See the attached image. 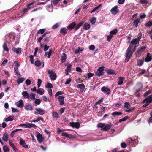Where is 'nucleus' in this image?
Returning a JSON list of instances; mask_svg holds the SVG:
<instances>
[{"label": "nucleus", "mask_w": 152, "mask_h": 152, "mask_svg": "<svg viewBox=\"0 0 152 152\" xmlns=\"http://www.w3.org/2000/svg\"><path fill=\"white\" fill-rule=\"evenodd\" d=\"M140 22V19H138L134 20L133 22V25H134L136 27H137L138 24V23Z\"/></svg>", "instance_id": "obj_38"}, {"label": "nucleus", "mask_w": 152, "mask_h": 152, "mask_svg": "<svg viewBox=\"0 0 152 152\" xmlns=\"http://www.w3.org/2000/svg\"><path fill=\"white\" fill-rule=\"evenodd\" d=\"M49 32H47L45 33L43 35L39 38V42H40L41 40L47 34L49 33Z\"/></svg>", "instance_id": "obj_41"}, {"label": "nucleus", "mask_w": 152, "mask_h": 152, "mask_svg": "<svg viewBox=\"0 0 152 152\" xmlns=\"http://www.w3.org/2000/svg\"><path fill=\"white\" fill-rule=\"evenodd\" d=\"M96 21V18L95 17H93L90 20V22L91 23L94 24L95 23Z\"/></svg>", "instance_id": "obj_49"}, {"label": "nucleus", "mask_w": 152, "mask_h": 152, "mask_svg": "<svg viewBox=\"0 0 152 152\" xmlns=\"http://www.w3.org/2000/svg\"><path fill=\"white\" fill-rule=\"evenodd\" d=\"M46 31V29L45 28H42L39 30V33H40L41 34H42Z\"/></svg>", "instance_id": "obj_59"}, {"label": "nucleus", "mask_w": 152, "mask_h": 152, "mask_svg": "<svg viewBox=\"0 0 152 152\" xmlns=\"http://www.w3.org/2000/svg\"><path fill=\"white\" fill-rule=\"evenodd\" d=\"M152 102V95L148 96L142 102L144 104L143 105L144 107H145L148 106L150 103Z\"/></svg>", "instance_id": "obj_4"}, {"label": "nucleus", "mask_w": 152, "mask_h": 152, "mask_svg": "<svg viewBox=\"0 0 152 152\" xmlns=\"http://www.w3.org/2000/svg\"><path fill=\"white\" fill-rule=\"evenodd\" d=\"M137 88H138L139 89L138 90H136V92H138L139 91H141L140 89L142 88V85L141 83L139 82L137 84Z\"/></svg>", "instance_id": "obj_28"}, {"label": "nucleus", "mask_w": 152, "mask_h": 152, "mask_svg": "<svg viewBox=\"0 0 152 152\" xmlns=\"http://www.w3.org/2000/svg\"><path fill=\"white\" fill-rule=\"evenodd\" d=\"M101 91L107 94H109L110 91V89L105 87H103L101 88Z\"/></svg>", "instance_id": "obj_21"}, {"label": "nucleus", "mask_w": 152, "mask_h": 152, "mask_svg": "<svg viewBox=\"0 0 152 152\" xmlns=\"http://www.w3.org/2000/svg\"><path fill=\"white\" fill-rule=\"evenodd\" d=\"M58 99L60 102V105H62L64 104V96H59L58 97Z\"/></svg>", "instance_id": "obj_22"}, {"label": "nucleus", "mask_w": 152, "mask_h": 152, "mask_svg": "<svg viewBox=\"0 0 152 152\" xmlns=\"http://www.w3.org/2000/svg\"><path fill=\"white\" fill-rule=\"evenodd\" d=\"M132 48L131 45H129L126 52L125 56L126 58L125 60V62H128L132 56L133 52L132 51Z\"/></svg>", "instance_id": "obj_1"}, {"label": "nucleus", "mask_w": 152, "mask_h": 152, "mask_svg": "<svg viewBox=\"0 0 152 152\" xmlns=\"http://www.w3.org/2000/svg\"><path fill=\"white\" fill-rule=\"evenodd\" d=\"M135 141V139H132L131 138H129L127 140V141L129 143H132L134 144Z\"/></svg>", "instance_id": "obj_48"}, {"label": "nucleus", "mask_w": 152, "mask_h": 152, "mask_svg": "<svg viewBox=\"0 0 152 152\" xmlns=\"http://www.w3.org/2000/svg\"><path fill=\"white\" fill-rule=\"evenodd\" d=\"M76 23L75 22H73L70 23L67 27V28L69 29H72L75 27Z\"/></svg>", "instance_id": "obj_23"}, {"label": "nucleus", "mask_w": 152, "mask_h": 152, "mask_svg": "<svg viewBox=\"0 0 152 152\" xmlns=\"http://www.w3.org/2000/svg\"><path fill=\"white\" fill-rule=\"evenodd\" d=\"M146 48V46H140L135 53L136 56L138 57H139L142 53L145 50Z\"/></svg>", "instance_id": "obj_2"}, {"label": "nucleus", "mask_w": 152, "mask_h": 152, "mask_svg": "<svg viewBox=\"0 0 152 152\" xmlns=\"http://www.w3.org/2000/svg\"><path fill=\"white\" fill-rule=\"evenodd\" d=\"M152 26V21H149L145 24V26L148 27H150L151 26Z\"/></svg>", "instance_id": "obj_56"}, {"label": "nucleus", "mask_w": 152, "mask_h": 152, "mask_svg": "<svg viewBox=\"0 0 152 152\" xmlns=\"http://www.w3.org/2000/svg\"><path fill=\"white\" fill-rule=\"evenodd\" d=\"M14 72L15 74L18 76H20V74L18 71V68L17 67H14Z\"/></svg>", "instance_id": "obj_36"}, {"label": "nucleus", "mask_w": 152, "mask_h": 152, "mask_svg": "<svg viewBox=\"0 0 152 152\" xmlns=\"http://www.w3.org/2000/svg\"><path fill=\"white\" fill-rule=\"evenodd\" d=\"M98 127L101 128L102 130L104 131H106L109 129L111 127L110 124H105L103 123H99L97 125Z\"/></svg>", "instance_id": "obj_3"}, {"label": "nucleus", "mask_w": 152, "mask_h": 152, "mask_svg": "<svg viewBox=\"0 0 152 152\" xmlns=\"http://www.w3.org/2000/svg\"><path fill=\"white\" fill-rule=\"evenodd\" d=\"M107 72L108 74L110 75H116V73L113 70L109 69L107 70Z\"/></svg>", "instance_id": "obj_35"}, {"label": "nucleus", "mask_w": 152, "mask_h": 152, "mask_svg": "<svg viewBox=\"0 0 152 152\" xmlns=\"http://www.w3.org/2000/svg\"><path fill=\"white\" fill-rule=\"evenodd\" d=\"M59 23H57L52 26V28L53 29H55L57 28L59 26Z\"/></svg>", "instance_id": "obj_58"}, {"label": "nucleus", "mask_w": 152, "mask_h": 152, "mask_svg": "<svg viewBox=\"0 0 152 152\" xmlns=\"http://www.w3.org/2000/svg\"><path fill=\"white\" fill-rule=\"evenodd\" d=\"M77 87L80 88V91L82 92L84 91L85 88L84 85L83 83L77 85Z\"/></svg>", "instance_id": "obj_19"}, {"label": "nucleus", "mask_w": 152, "mask_h": 152, "mask_svg": "<svg viewBox=\"0 0 152 152\" xmlns=\"http://www.w3.org/2000/svg\"><path fill=\"white\" fill-rule=\"evenodd\" d=\"M70 126L72 127L79 128L80 126V124L78 122L76 123L73 122H71L69 123Z\"/></svg>", "instance_id": "obj_12"}, {"label": "nucleus", "mask_w": 152, "mask_h": 152, "mask_svg": "<svg viewBox=\"0 0 152 152\" xmlns=\"http://www.w3.org/2000/svg\"><path fill=\"white\" fill-rule=\"evenodd\" d=\"M42 100L45 102L47 101L50 102L49 100L48 99L46 96H42Z\"/></svg>", "instance_id": "obj_60"}, {"label": "nucleus", "mask_w": 152, "mask_h": 152, "mask_svg": "<svg viewBox=\"0 0 152 152\" xmlns=\"http://www.w3.org/2000/svg\"><path fill=\"white\" fill-rule=\"evenodd\" d=\"M25 80V79L23 77L19 78L17 80V83L19 84L22 83Z\"/></svg>", "instance_id": "obj_40"}, {"label": "nucleus", "mask_w": 152, "mask_h": 152, "mask_svg": "<svg viewBox=\"0 0 152 152\" xmlns=\"http://www.w3.org/2000/svg\"><path fill=\"white\" fill-rule=\"evenodd\" d=\"M117 32L116 29H115L113 30H112L110 31V34L113 36Z\"/></svg>", "instance_id": "obj_47"}, {"label": "nucleus", "mask_w": 152, "mask_h": 152, "mask_svg": "<svg viewBox=\"0 0 152 152\" xmlns=\"http://www.w3.org/2000/svg\"><path fill=\"white\" fill-rule=\"evenodd\" d=\"M130 105V104L127 102H126L124 103V107L128 109H129Z\"/></svg>", "instance_id": "obj_54"}, {"label": "nucleus", "mask_w": 152, "mask_h": 152, "mask_svg": "<svg viewBox=\"0 0 152 152\" xmlns=\"http://www.w3.org/2000/svg\"><path fill=\"white\" fill-rule=\"evenodd\" d=\"M121 146L123 148H126L127 146L126 144L124 142H122L121 143Z\"/></svg>", "instance_id": "obj_62"}, {"label": "nucleus", "mask_w": 152, "mask_h": 152, "mask_svg": "<svg viewBox=\"0 0 152 152\" xmlns=\"http://www.w3.org/2000/svg\"><path fill=\"white\" fill-rule=\"evenodd\" d=\"M104 69V66L99 67L97 70L95 72V75L98 77H100L104 75L103 71Z\"/></svg>", "instance_id": "obj_6"}, {"label": "nucleus", "mask_w": 152, "mask_h": 152, "mask_svg": "<svg viewBox=\"0 0 152 152\" xmlns=\"http://www.w3.org/2000/svg\"><path fill=\"white\" fill-rule=\"evenodd\" d=\"M83 48H80L79 47L77 49L75 50V54H77L79 53L80 52H81L83 50Z\"/></svg>", "instance_id": "obj_37"}, {"label": "nucleus", "mask_w": 152, "mask_h": 152, "mask_svg": "<svg viewBox=\"0 0 152 152\" xmlns=\"http://www.w3.org/2000/svg\"><path fill=\"white\" fill-rule=\"evenodd\" d=\"M125 77H118V81L117 83L118 85H121L123 83L124 80H125Z\"/></svg>", "instance_id": "obj_17"}, {"label": "nucleus", "mask_w": 152, "mask_h": 152, "mask_svg": "<svg viewBox=\"0 0 152 152\" xmlns=\"http://www.w3.org/2000/svg\"><path fill=\"white\" fill-rule=\"evenodd\" d=\"M46 9L49 12H51L53 11V8L51 7L50 5H48L46 6Z\"/></svg>", "instance_id": "obj_44"}, {"label": "nucleus", "mask_w": 152, "mask_h": 152, "mask_svg": "<svg viewBox=\"0 0 152 152\" xmlns=\"http://www.w3.org/2000/svg\"><path fill=\"white\" fill-rule=\"evenodd\" d=\"M45 92V91L44 89L42 88H39V94L41 95L43 94Z\"/></svg>", "instance_id": "obj_43"}, {"label": "nucleus", "mask_w": 152, "mask_h": 152, "mask_svg": "<svg viewBox=\"0 0 152 152\" xmlns=\"http://www.w3.org/2000/svg\"><path fill=\"white\" fill-rule=\"evenodd\" d=\"M138 36V38H136L133 39L131 41V43L130 45H131L132 48L133 47V45L138 44L139 43V41L141 38V34H139Z\"/></svg>", "instance_id": "obj_7"}, {"label": "nucleus", "mask_w": 152, "mask_h": 152, "mask_svg": "<svg viewBox=\"0 0 152 152\" xmlns=\"http://www.w3.org/2000/svg\"><path fill=\"white\" fill-rule=\"evenodd\" d=\"M113 36L111 35V34H110L109 35H108L107 37V41L108 42H109L110 41Z\"/></svg>", "instance_id": "obj_63"}, {"label": "nucleus", "mask_w": 152, "mask_h": 152, "mask_svg": "<svg viewBox=\"0 0 152 152\" xmlns=\"http://www.w3.org/2000/svg\"><path fill=\"white\" fill-rule=\"evenodd\" d=\"M6 41L8 43H11L13 41L15 38L14 34H10L7 35L6 37Z\"/></svg>", "instance_id": "obj_5"}, {"label": "nucleus", "mask_w": 152, "mask_h": 152, "mask_svg": "<svg viewBox=\"0 0 152 152\" xmlns=\"http://www.w3.org/2000/svg\"><path fill=\"white\" fill-rule=\"evenodd\" d=\"M12 50L13 52L17 54H19L21 52V49L20 48H12Z\"/></svg>", "instance_id": "obj_16"}, {"label": "nucleus", "mask_w": 152, "mask_h": 152, "mask_svg": "<svg viewBox=\"0 0 152 152\" xmlns=\"http://www.w3.org/2000/svg\"><path fill=\"white\" fill-rule=\"evenodd\" d=\"M45 113L44 110L41 108H39V114L41 115H43Z\"/></svg>", "instance_id": "obj_52"}, {"label": "nucleus", "mask_w": 152, "mask_h": 152, "mask_svg": "<svg viewBox=\"0 0 152 152\" xmlns=\"http://www.w3.org/2000/svg\"><path fill=\"white\" fill-rule=\"evenodd\" d=\"M3 150L4 152H10V149L6 146H4L3 147Z\"/></svg>", "instance_id": "obj_50"}, {"label": "nucleus", "mask_w": 152, "mask_h": 152, "mask_svg": "<svg viewBox=\"0 0 152 152\" xmlns=\"http://www.w3.org/2000/svg\"><path fill=\"white\" fill-rule=\"evenodd\" d=\"M45 86L46 88H50V89L53 88V85L51 83H48L47 84L45 85Z\"/></svg>", "instance_id": "obj_46"}, {"label": "nucleus", "mask_w": 152, "mask_h": 152, "mask_svg": "<svg viewBox=\"0 0 152 152\" xmlns=\"http://www.w3.org/2000/svg\"><path fill=\"white\" fill-rule=\"evenodd\" d=\"M118 11L119 10L118 9V7L117 6H115L113 7L110 10L111 12L113 15L116 14L118 12Z\"/></svg>", "instance_id": "obj_11"}, {"label": "nucleus", "mask_w": 152, "mask_h": 152, "mask_svg": "<svg viewBox=\"0 0 152 152\" xmlns=\"http://www.w3.org/2000/svg\"><path fill=\"white\" fill-rule=\"evenodd\" d=\"M48 73L49 75V77L52 80H55L57 77L56 74L52 70H48Z\"/></svg>", "instance_id": "obj_8"}, {"label": "nucleus", "mask_w": 152, "mask_h": 152, "mask_svg": "<svg viewBox=\"0 0 152 152\" xmlns=\"http://www.w3.org/2000/svg\"><path fill=\"white\" fill-rule=\"evenodd\" d=\"M53 116L56 118H58V115L57 112H54L52 113Z\"/></svg>", "instance_id": "obj_55"}, {"label": "nucleus", "mask_w": 152, "mask_h": 152, "mask_svg": "<svg viewBox=\"0 0 152 152\" xmlns=\"http://www.w3.org/2000/svg\"><path fill=\"white\" fill-rule=\"evenodd\" d=\"M30 98L31 100H34L35 99V94L33 93L31 94L30 95Z\"/></svg>", "instance_id": "obj_51"}, {"label": "nucleus", "mask_w": 152, "mask_h": 152, "mask_svg": "<svg viewBox=\"0 0 152 152\" xmlns=\"http://www.w3.org/2000/svg\"><path fill=\"white\" fill-rule=\"evenodd\" d=\"M19 143L23 147L25 148H28V145H26L25 141L22 138H20V140Z\"/></svg>", "instance_id": "obj_14"}, {"label": "nucleus", "mask_w": 152, "mask_h": 152, "mask_svg": "<svg viewBox=\"0 0 152 152\" xmlns=\"http://www.w3.org/2000/svg\"><path fill=\"white\" fill-rule=\"evenodd\" d=\"M15 105L18 107L22 108L23 107L24 103L23 101L20 99L15 103Z\"/></svg>", "instance_id": "obj_10"}, {"label": "nucleus", "mask_w": 152, "mask_h": 152, "mask_svg": "<svg viewBox=\"0 0 152 152\" xmlns=\"http://www.w3.org/2000/svg\"><path fill=\"white\" fill-rule=\"evenodd\" d=\"M137 65L141 66H142L143 63V60H141L140 59H138L137 60Z\"/></svg>", "instance_id": "obj_42"}, {"label": "nucleus", "mask_w": 152, "mask_h": 152, "mask_svg": "<svg viewBox=\"0 0 152 152\" xmlns=\"http://www.w3.org/2000/svg\"><path fill=\"white\" fill-rule=\"evenodd\" d=\"M34 3H35L36 5H38V3H37V1H34L28 4L27 5V8H24V9L23 10L22 12L23 13V14H24L25 12L28 11V10H29L31 8V7H30V6L34 4Z\"/></svg>", "instance_id": "obj_9"}, {"label": "nucleus", "mask_w": 152, "mask_h": 152, "mask_svg": "<svg viewBox=\"0 0 152 152\" xmlns=\"http://www.w3.org/2000/svg\"><path fill=\"white\" fill-rule=\"evenodd\" d=\"M52 53V50L51 49H50L48 52H46L45 53V56H47L48 58H49L51 55Z\"/></svg>", "instance_id": "obj_30"}, {"label": "nucleus", "mask_w": 152, "mask_h": 152, "mask_svg": "<svg viewBox=\"0 0 152 152\" xmlns=\"http://www.w3.org/2000/svg\"><path fill=\"white\" fill-rule=\"evenodd\" d=\"M140 2L142 4H145L148 2L147 0H140Z\"/></svg>", "instance_id": "obj_61"}, {"label": "nucleus", "mask_w": 152, "mask_h": 152, "mask_svg": "<svg viewBox=\"0 0 152 152\" xmlns=\"http://www.w3.org/2000/svg\"><path fill=\"white\" fill-rule=\"evenodd\" d=\"M122 114V113L119 112H115L112 113V115L113 116H120Z\"/></svg>", "instance_id": "obj_33"}, {"label": "nucleus", "mask_w": 152, "mask_h": 152, "mask_svg": "<svg viewBox=\"0 0 152 152\" xmlns=\"http://www.w3.org/2000/svg\"><path fill=\"white\" fill-rule=\"evenodd\" d=\"M22 94L25 98H29L30 96L26 91H23L22 93Z\"/></svg>", "instance_id": "obj_24"}, {"label": "nucleus", "mask_w": 152, "mask_h": 152, "mask_svg": "<svg viewBox=\"0 0 152 152\" xmlns=\"http://www.w3.org/2000/svg\"><path fill=\"white\" fill-rule=\"evenodd\" d=\"M62 136H64L66 137H68L69 138H72L73 137V136L71 134H69L65 132H63L61 134Z\"/></svg>", "instance_id": "obj_20"}, {"label": "nucleus", "mask_w": 152, "mask_h": 152, "mask_svg": "<svg viewBox=\"0 0 152 152\" xmlns=\"http://www.w3.org/2000/svg\"><path fill=\"white\" fill-rule=\"evenodd\" d=\"M33 109V106L31 104H28L26 105L25 107V109L27 111L31 110Z\"/></svg>", "instance_id": "obj_25"}, {"label": "nucleus", "mask_w": 152, "mask_h": 152, "mask_svg": "<svg viewBox=\"0 0 152 152\" xmlns=\"http://www.w3.org/2000/svg\"><path fill=\"white\" fill-rule=\"evenodd\" d=\"M2 138L5 142H7L8 140V135L6 132H5L3 135Z\"/></svg>", "instance_id": "obj_26"}, {"label": "nucleus", "mask_w": 152, "mask_h": 152, "mask_svg": "<svg viewBox=\"0 0 152 152\" xmlns=\"http://www.w3.org/2000/svg\"><path fill=\"white\" fill-rule=\"evenodd\" d=\"M151 91L150 90H149L146 92L144 94V97H146L148 95H149L151 93Z\"/></svg>", "instance_id": "obj_64"}, {"label": "nucleus", "mask_w": 152, "mask_h": 152, "mask_svg": "<svg viewBox=\"0 0 152 152\" xmlns=\"http://www.w3.org/2000/svg\"><path fill=\"white\" fill-rule=\"evenodd\" d=\"M101 4H99L98 6L95 7L93 10H92L90 12L91 13H92L93 12L96 11L101 6Z\"/></svg>", "instance_id": "obj_45"}, {"label": "nucleus", "mask_w": 152, "mask_h": 152, "mask_svg": "<svg viewBox=\"0 0 152 152\" xmlns=\"http://www.w3.org/2000/svg\"><path fill=\"white\" fill-rule=\"evenodd\" d=\"M26 128H30L31 127H34V128L37 127V126H36L34 124H32V123H27L26 124Z\"/></svg>", "instance_id": "obj_32"}, {"label": "nucleus", "mask_w": 152, "mask_h": 152, "mask_svg": "<svg viewBox=\"0 0 152 152\" xmlns=\"http://www.w3.org/2000/svg\"><path fill=\"white\" fill-rule=\"evenodd\" d=\"M83 27L85 29L88 30L90 28V25L88 23H85Z\"/></svg>", "instance_id": "obj_39"}, {"label": "nucleus", "mask_w": 152, "mask_h": 152, "mask_svg": "<svg viewBox=\"0 0 152 152\" xmlns=\"http://www.w3.org/2000/svg\"><path fill=\"white\" fill-rule=\"evenodd\" d=\"M3 49L6 52H8L9 51V49L8 48L7 43L6 42L4 43L3 45Z\"/></svg>", "instance_id": "obj_31"}, {"label": "nucleus", "mask_w": 152, "mask_h": 152, "mask_svg": "<svg viewBox=\"0 0 152 152\" xmlns=\"http://www.w3.org/2000/svg\"><path fill=\"white\" fill-rule=\"evenodd\" d=\"M67 66L65 69V73L66 75H68L69 73L71 71L72 65L70 64H67Z\"/></svg>", "instance_id": "obj_15"}, {"label": "nucleus", "mask_w": 152, "mask_h": 152, "mask_svg": "<svg viewBox=\"0 0 152 152\" xmlns=\"http://www.w3.org/2000/svg\"><path fill=\"white\" fill-rule=\"evenodd\" d=\"M64 94V93L61 91H59L57 92L55 95V97L56 98L57 96Z\"/></svg>", "instance_id": "obj_53"}, {"label": "nucleus", "mask_w": 152, "mask_h": 152, "mask_svg": "<svg viewBox=\"0 0 152 152\" xmlns=\"http://www.w3.org/2000/svg\"><path fill=\"white\" fill-rule=\"evenodd\" d=\"M152 58V55H150V53H148L147 54V56L145 60V61L146 62H150Z\"/></svg>", "instance_id": "obj_18"}, {"label": "nucleus", "mask_w": 152, "mask_h": 152, "mask_svg": "<svg viewBox=\"0 0 152 152\" xmlns=\"http://www.w3.org/2000/svg\"><path fill=\"white\" fill-rule=\"evenodd\" d=\"M10 145L14 151L17 150V148L15 146H14V144L13 143H10Z\"/></svg>", "instance_id": "obj_57"}, {"label": "nucleus", "mask_w": 152, "mask_h": 152, "mask_svg": "<svg viewBox=\"0 0 152 152\" xmlns=\"http://www.w3.org/2000/svg\"><path fill=\"white\" fill-rule=\"evenodd\" d=\"M67 31L68 30L66 28H62L61 29L60 32L61 34L65 35L67 33Z\"/></svg>", "instance_id": "obj_27"}, {"label": "nucleus", "mask_w": 152, "mask_h": 152, "mask_svg": "<svg viewBox=\"0 0 152 152\" xmlns=\"http://www.w3.org/2000/svg\"><path fill=\"white\" fill-rule=\"evenodd\" d=\"M61 56V62H65L67 58V56L64 53H63L62 54Z\"/></svg>", "instance_id": "obj_29"}, {"label": "nucleus", "mask_w": 152, "mask_h": 152, "mask_svg": "<svg viewBox=\"0 0 152 152\" xmlns=\"http://www.w3.org/2000/svg\"><path fill=\"white\" fill-rule=\"evenodd\" d=\"M44 139V137L42 136V134L39 133V142L41 143Z\"/></svg>", "instance_id": "obj_34"}, {"label": "nucleus", "mask_w": 152, "mask_h": 152, "mask_svg": "<svg viewBox=\"0 0 152 152\" xmlns=\"http://www.w3.org/2000/svg\"><path fill=\"white\" fill-rule=\"evenodd\" d=\"M30 58V61L32 64H34L35 66H38V60H36L35 61V63L34 62V56L32 55H31L29 56Z\"/></svg>", "instance_id": "obj_13"}]
</instances>
